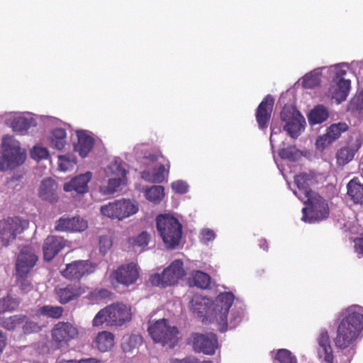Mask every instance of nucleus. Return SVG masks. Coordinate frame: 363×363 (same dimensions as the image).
Listing matches in <instances>:
<instances>
[{
	"instance_id": "nucleus-57",
	"label": "nucleus",
	"mask_w": 363,
	"mask_h": 363,
	"mask_svg": "<svg viewBox=\"0 0 363 363\" xmlns=\"http://www.w3.org/2000/svg\"><path fill=\"white\" fill-rule=\"evenodd\" d=\"M59 363H102L101 360L96 358H86L82 359L80 360L70 359L66 360L62 359Z\"/></svg>"
},
{
	"instance_id": "nucleus-28",
	"label": "nucleus",
	"mask_w": 363,
	"mask_h": 363,
	"mask_svg": "<svg viewBox=\"0 0 363 363\" xmlns=\"http://www.w3.org/2000/svg\"><path fill=\"white\" fill-rule=\"evenodd\" d=\"M95 346L102 352L111 350L114 345V335L108 331L98 333L94 340Z\"/></svg>"
},
{
	"instance_id": "nucleus-36",
	"label": "nucleus",
	"mask_w": 363,
	"mask_h": 363,
	"mask_svg": "<svg viewBox=\"0 0 363 363\" xmlns=\"http://www.w3.org/2000/svg\"><path fill=\"white\" fill-rule=\"evenodd\" d=\"M67 133L63 128H55L52 132L50 137L51 146L62 150L66 144Z\"/></svg>"
},
{
	"instance_id": "nucleus-12",
	"label": "nucleus",
	"mask_w": 363,
	"mask_h": 363,
	"mask_svg": "<svg viewBox=\"0 0 363 363\" xmlns=\"http://www.w3.org/2000/svg\"><path fill=\"white\" fill-rule=\"evenodd\" d=\"M96 269V265L89 260H76L67 264L60 273L68 280L79 282L82 277L94 273Z\"/></svg>"
},
{
	"instance_id": "nucleus-8",
	"label": "nucleus",
	"mask_w": 363,
	"mask_h": 363,
	"mask_svg": "<svg viewBox=\"0 0 363 363\" xmlns=\"http://www.w3.org/2000/svg\"><path fill=\"white\" fill-rule=\"evenodd\" d=\"M138 206L128 199L115 200L101 206V213L112 220H122L135 214Z\"/></svg>"
},
{
	"instance_id": "nucleus-25",
	"label": "nucleus",
	"mask_w": 363,
	"mask_h": 363,
	"mask_svg": "<svg viewBox=\"0 0 363 363\" xmlns=\"http://www.w3.org/2000/svg\"><path fill=\"white\" fill-rule=\"evenodd\" d=\"M318 343L319 346L318 350L319 357H323L324 361L327 363H333L334 355L330 345V337L326 330L320 332L318 337Z\"/></svg>"
},
{
	"instance_id": "nucleus-52",
	"label": "nucleus",
	"mask_w": 363,
	"mask_h": 363,
	"mask_svg": "<svg viewBox=\"0 0 363 363\" xmlns=\"http://www.w3.org/2000/svg\"><path fill=\"white\" fill-rule=\"evenodd\" d=\"M333 143V140L329 136H328L326 133H325L323 135L318 137L315 141V145L317 148L323 150Z\"/></svg>"
},
{
	"instance_id": "nucleus-22",
	"label": "nucleus",
	"mask_w": 363,
	"mask_h": 363,
	"mask_svg": "<svg viewBox=\"0 0 363 363\" xmlns=\"http://www.w3.org/2000/svg\"><path fill=\"white\" fill-rule=\"evenodd\" d=\"M112 172V177L108 179L106 185L100 186V191L104 195H110L115 193L121 186L122 180L125 177L127 172L120 166L114 165L108 168Z\"/></svg>"
},
{
	"instance_id": "nucleus-49",
	"label": "nucleus",
	"mask_w": 363,
	"mask_h": 363,
	"mask_svg": "<svg viewBox=\"0 0 363 363\" xmlns=\"http://www.w3.org/2000/svg\"><path fill=\"white\" fill-rule=\"evenodd\" d=\"M100 252L105 255L112 246V240L108 235H100L99 238Z\"/></svg>"
},
{
	"instance_id": "nucleus-40",
	"label": "nucleus",
	"mask_w": 363,
	"mask_h": 363,
	"mask_svg": "<svg viewBox=\"0 0 363 363\" xmlns=\"http://www.w3.org/2000/svg\"><path fill=\"white\" fill-rule=\"evenodd\" d=\"M32 120L25 117H16L11 122V128L14 132L23 133L31 126Z\"/></svg>"
},
{
	"instance_id": "nucleus-35",
	"label": "nucleus",
	"mask_w": 363,
	"mask_h": 363,
	"mask_svg": "<svg viewBox=\"0 0 363 363\" xmlns=\"http://www.w3.org/2000/svg\"><path fill=\"white\" fill-rule=\"evenodd\" d=\"M112 298L113 293L106 289H95L86 296V298L93 303L111 300Z\"/></svg>"
},
{
	"instance_id": "nucleus-21",
	"label": "nucleus",
	"mask_w": 363,
	"mask_h": 363,
	"mask_svg": "<svg viewBox=\"0 0 363 363\" xmlns=\"http://www.w3.org/2000/svg\"><path fill=\"white\" fill-rule=\"evenodd\" d=\"M67 241L62 237L49 235L44 240L43 252L44 259L51 261L65 247Z\"/></svg>"
},
{
	"instance_id": "nucleus-11",
	"label": "nucleus",
	"mask_w": 363,
	"mask_h": 363,
	"mask_svg": "<svg viewBox=\"0 0 363 363\" xmlns=\"http://www.w3.org/2000/svg\"><path fill=\"white\" fill-rule=\"evenodd\" d=\"M140 276L139 267L137 264L130 262L122 264L110 274L111 284L116 287L118 284L124 286H129L135 284Z\"/></svg>"
},
{
	"instance_id": "nucleus-50",
	"label": "nucleus",
	"mask_w": 363,
	"mask_h": 363,
	"mask_svg": "<svg viewBox=\"0 0 363 363\" xmlns=\"http://www.w3.org/2000/svg\"><path fill=\"white\" fill-rule=\"evenodd\" d=\"M59 168L60 170L63 172L68 171L70 169H72L75 164L74 160H69L65 155L59 156Z\"/></svg>"
},
{
	"instance_id": "nucleus-39",
	"label": "nucleus",
	"mask_w": 363,
	"mask_h": 363,
	"mask_svg": "<svg viewBox=\"0 0 363 363\" xmlns=\"http://www.w3.org/2000/svg\"><path fill=\"white\" fill-rule=\"evenodd\" d=\"M164 190L162 186H152L146 190L145 197L148 201L158 203L164 196Z\"/></svg>"
},
{
	"instance_id": "nucleus-1",
	"label": "nucleus",
	"mask_w": 363,
	"mask_h": 363,
	"mask_svg": "<svg viewBox=\"0 0 363 363\" xmlns=\"http://www.w3.org/2000/svg\"><path fill=\"white\" fill-rule=\"evenodd\" d=\"M294 183L298 189V191H294V194L306 205L302 209V219L313 223L326 218L329 214L326 201L311 189V186L317 183L315 174L312 172L300 173L294 177Z\"/></svg>"
},
{
	"instance_id": "nucleus-18",
	"label": "nucleus",
	"mask_w": 363,
	"mask_h": 363,
	"mask_svg": "<svg viewBox=\"0 0 363 363\" xmlns=\"http://www.w3.org/2000/svg\"><path fill=\"white\" fill-rule=\"evenodd\" d=\"M274 101L272 96L267 95L259 104L255 113L259 128L265 130L271 119Z\"/></svg>"
},
{
	"instance_id": "nucleus-6",
	"label": "nucleus",
	"mask_w": 363,
	"mask_h": 363,
	"mask_svg": "<svg viewBox=\"0 0 363 363\" xmlns=\"http://www.w3.org/2000/svg\"><path fill=\"white\" fill-rule=\"evenodd\" d=\"M3 152L0 157V170L13 169L23 164L26 158V152L21 150L18 141L9 135L2 139Z\"/></svg>"
},
{
	"instance_id": "nucleus-37",
	"label": "nucleus",
	"mask_w": 363,
	"mask_h": 363,
	"mask_svg": "<svg viewBox=\"0 0 363 363\" xmlns=\"http://www.w3.org/2000/svg\"><path fill=\"white\" fill-rule=\"evenodd\" d=\"M357 150L350 147H343L337 152V162L340 165H345L350 162L354 157Z\"/></svg>"
},
{
	"instance_id": "nucleus-7",
	"label": "nucleus",
	"mask_w": 363,
	"mask_h": 363,
	"mask_svg": "<svg viewBox=\"0 0 363 363\" xmlns=\"http://www.w3.org/2000/svg\"><path fill=\"white\" fill-rule=\"evenodd\" d=\"M148 332L154 342L163 346L174 347L178 342V329L168 325V320L162 318L155 323L149 322Z\"/></svg>"
},
{
	"instance_id": "nucleus-61",
	"label": "nucleus",
	"mask_w": 363,
	"mask_h": 363,
	"mask_svg": "<svg viewBox=\"0 0 363 363\" xmlns=\"http://www.w3.org/2000/svg\"><path fill=\"white\" fill-rule=\"evenodd\" d=\"M147 159H148L151 162H155L157 161L160 158L159 155L151 154L146 157Z\"/></svg>"
},
{
	"instance_id": "nucleus-2",
	"label": "nucleus",
	"mask_w": 363,
	"mask_h": 363,
	"mask_svg": "<svg viewBox=\"0 0 363 363\" xmlns=\"http://www.w3.org/2000/svg\"><path fill=\"white\" fill-rule=\"evenodd\" d=\"M363 330V314L360 308H348L337 329L334 339L337 347L345 349L352 345Z\"/></svg>"
},
{
	"instance_id": "nucleus-29",
	"label": "nucleus",
	"mask_w": 363,
	"mask_h": 363,
	"mask_svg": "<svg viewBox=\"0 0 363 363\" xmlns=\"http://www.w3.org/2000/svg\"><path fill=\"white\" fill-rule=\"evenodd\" d=\"M329 116L326 107L323 105L315 106L308 116V122L311 125L320 124L325 121Z\"/></svg>"
},
{
	"instance_id": "nucleus-41",
	"label": "nucleus",
	"mask_w": 363,
	"mask_h": 363,
	"mask_svg": "<svg viewBox=\"0 0 363 363\" xmlns=\"http://www.w3.org/2000/svg\"><path fill=\"white\" fill-rule=\"evenodd\" d=\"M348 129V125L346 123H338L332 124L328 129L325 133L328 136H329L333 142L338 139L341 134Z\"/></svg>"
},
{
	"instance_id": "nucleus-5",
	"label": "nucleus",
	"mask_w": 363,
	"mask_h": 363,
	"mask_svg": "<svg viewBox=\"0 0 363 363\" xmlns=\"http://www.w3.org/2000/svg\"><path fill=\"white\" fill-rule=\"evenodd\" d=\"M156 228L167 249L174 250L179 245L182 225L177 218L168 214H160L156 218Z\"/></svg>"
},
{
	"instance_id": "nucleus-20",
	"label": "nucleus",
	"mask_w": 363,
	"mask_h": 363,
	"mask_svg": "<svg viewBox=\"0 0 363 363\" xmlns=\"http://www.w3.org/2000/svg\"><path fill=\"white\" fill-rule=\"evenodd\" d=\"M39 198L50 203L58 201V184L52 178L48 177L42 180L38 192Z\"/></svg>"
},
{
	"instance_id": "nucleus-26",
	"label": "nucleus",
	"mask_w": 363,
	"mask_h": 363,
	"mask_svg": "<svg viewBox=\"0 0 363 363\" xmlns=\"http://www.w3.org/2000/svg\"><path fill=\"white\" fill-rule=\"evenodd\" d=\"M347 195L354 204L363 205V184L357 177L347 184Z\"/></svg>"
},
{
	"instance_id": "nucleus-43",
	"label": "nucleus",
	"mask_w": 363,
	"mask_h": 363,
	"mask_svg": "<svg viewBox=\"0 0 363 363\" xmlns=\"http://www.w3.org/2000/svg\"><path fill=\"white\" fill-rule=\"evenodd\" d=\"M274 358L280 363H297L296 357L286 349L279 350Z\"/></svg>"
},
{
	"instance_id": "nucleus-56",
	"label": "nucleus",
	"mask_w": 363,
	"mask_h": 363,
	"mask_svg": "<svg viewBox=\"0 0 363 363\" xmlns=\"http://www.w3.org/2000/svg\"><path fill=\"white\" fill-rule=\"evenodd\" d=\"M0 327L12 332V315L8 317L0 316Z\"/></svg>"
},
{
	"instance_id": "nucleus-14",
	"label": "nucleus",
	"mask_w": 363,
	"mask_h": 363,
	"mask_svg": "<svg viewBox=\"0 0 363 363\" xmlns=\"http://www.w3.org/2000/svg\"><path fill=\"white\" fill-rule=\"evenodd\" d=\"M191 339L193 350L196 352L212 355L218 347L217 335L213 333H193Z\"/></svg>"
},
{
	"instance_id": "nucleus-10",
	"label": "nucleus",
	"mask_w": 363,
	"mask_h": 363,
	"mask_svg": "<svg viewBox=\"0 0 363 363\" xmlns=\"http://www.w3.org/2000/svg\"><path fill=\"white\" fill-rule=\"evenodd\" d=\"M185 275L183 262L180 259L174 260L162 274H155L150 277L152 285L164 288L178 282Z\"/></svg>"
},
{
	"instance_id": "nucleus-53",
	"label": "nucleus",
	"mask_w": 363,
	"mask_h": 363,
	"mask_svg": "<svg viewBox=\"0 0 363 363\" xmlns=\"http://www.w3.org/2000/svg\"><path fill=\"white\" fill-rule=\"evenodd\" d=\"M172 363H213L210 360L200 361L199 359L194 356H187L183 359H174Z\"/></svg>"
},
{
	"instance_id": "nucleus-3",
	"label": "nucleus",
	"mask_w": 363,
	"mask_h": 363,
	"mask_svg": "<svg viewBox=\"0 0 363 363\" xmlns=\"http://www.w3.org/2000/svg\"><path fill=\"white\" fill-rule=\"evenodd\" d=\"M132 310L129 304L116 302L101 309L92 320V325L98 327L106 323L108 326H122L132 320Z\"/></svg>"
},
{
	"instance_id": "nucleus-46",
	"label": "nucleus",
	"mask_w": 363,
	"mask_h": 363,
	"mask_svg": "<svg viewBox=\"0 0 363 363\" xmlns=\"http://www.w3.org/2000/svg\"><path fill=\"white\" fill-rule=\"evenodd\" d=\"M23 332L26 335L38 333L40 330L41 328L38 323L30 320L28 317L26 322L23 323Z\"/></svg>"
},
{
	"instance_id": "nucleus-31",
	"label": "nucleus",
	"mask_w": 363,
	"mask_h": 363,
	"mask_svg": "<svg viewBox=\"0 0 363 363\" xmlns=\"http://www.w3.org/2000/svg\"><path fill=\"white\" fill-rule=\"evenodd\" d=\"M21 302V298L10 294L0 298V315L16 311Z\"/></svg>"
},
{
	"instance_id": "nucleus-55",
	"label": "nucleus",
	"mask_w": 363,
	"mask_h": 363,
	"mask_svg": "<svg viewBox=\"0 0 363 363\" xmlns=\"http://www.w3.org/2000/svg\"><path fill=\"white\" fill-rule=\"evenodd\" d=\"M330 72L335 74L333 80H338L343 79V76L346 74V70L342 68L341 65H335L330 68Z\"/></svg>"
},
{
	"instance_id": "nucleus-16",
	"label": "nucleus",
	"mask_w": 363,
	"mask_h": 363,
	"mask_svg": "<svg viewBox=\"0 0 363 363\" xmlns=\"http://www.w3.org/2000/svg\"><path fill=\"white\" fill-rule=\"evenodd\" d=\"M86 291V287L80 282L62 284L55 289L57 299L62 305L77 300Z\"/></svg>"
},
{
	"instance_id": "nucleus-59",
	"label": "nucleus",
	"mask_w": 363,
	"mask_h": 363,
	"mask_svg": "<svg viewBox=\"0 0 363 363\" xmlns=\"http://www.w3.org/2000/svg\"><path fill=\"white\" fill-rule=\"evenodd\" d=\"M354 242L356 252L363 257V234H361L359 238H357Z\"/></svg>"
},
{
	"instance_id": "nucleus-34",
	"label": "nucleus",
	"mask_w": 363,
	"mask_h": 363,
	"mask_svg": "<svg viewBox=\"0 0 363 363\" xmlns=\"http://www.w3.org/2000/svg\"><path fill=\"white\" fill-rule=\"evenodd\" d=\"M16 284L23 294H28L33 290L34 286L30 274L14 273Z\"/></svg>"
},
{
	"instance_id": "nucleus-38",
	"label": "nucleus",
	"mask_w": 363,
	"mask_h": 363,
	"mask_svg": "<svg viewBox=\"0 0 363 363\" xmlns=\"http://www.w3.org/2000/svg\"><path fill=\"white\" fill-rule=\"evenodd\" d=\"M192 283L201 289H207L211 284L210 276L201 271H196L192 274Z\"/></svg>"
},
{
	"instance_id": "nucleus-45",
	"label": "nucleus",
	"mask_w": 363,
	"mask_h": 363,
	"mask_svg": "<svg viewBox=\"0 0 363 363\" xmlns=\"http://www.w3.org/2000/svg\"><path fill=\"white\" fill-rule=\"evenodd\" d=\"M203 298L200 296H195L192 298L191 304V310L194 313H197L199 315L202 316L203 313L206 311V306L202 304Z\"/></svg>"
},
{
	"instance_id": "nucleus-58",
	"label": "nucleus",
	"mask_w": 363,
	"mask_h": 363,
	"mask_svg": "<svg viewBox=\"0 0 363 363\" xmlns=\"http://www.w3.org/2000/svg\"><path fill=\"white\" fill-rule=\"evenodd\" d=\"M215 238V233L212 230L205 229L201 232V240L208 242Z\"/></svg>"
},
{
	"instance_id": "nucleus-51",
	"label": "nucleus",
	"mask_w": 363,
	"mask_h": 363,
	"mask_svg": "<svg viewBox=\"0 0 363 363\" xmlns=\"http://www.w3.org/2000/svg\"><path fill=\"white\" fill-rule=\"evenodd\" d=\"M172 188L175 193L181 194H186L189 191L188 184L185 182L181 180L172 182Z\"/></svg>"
},
{
	"instance_id": "nucleus-42",
	"label": "nucleus",
	"mask_w": 363,
	"mask_h": 363,
	"mask_svg": "<svg viewBox=\"0 0 363 363\" xmlns=\"http://www.w3.org/2000/svg\"><path fill=\"white\" fill-rule=\"evenodd\" d=\"M169 162L167 160L166 164H160L152 171V182L155 183H162L164 181L166 175L169 174Z\"/></svg>"
},
{
	"instance_id": "nucleus-48",
	"label": "nucleus",
	"mask_w": 363,
	"mask_h": 363,
	"mask_svg": "<svg viewBox=\"0 0 363 363\" xmlns=\"http://www.w3.org/2000/svg\"><path fill=\"white\" fill-rule=\"evenodd\" d=\"M30 155L33 159L39 161L46 159L49 155V152L45 147L35 146L32 149Z\"/></svg>"
},
{
	"instance_id": "nucleus-13",
	"label": "nucleus",
	"mask_w": 363,
	"mask_h": 363,
	"mask_svg": "<svg viewBox=\"0 0 363 363\" xmlns=\"http://www.w3.org/2000/svg\"><path fill=\"white\" fill-rule=\"evenodd\" d=\"M281 119L286 122L284 126V130L294 138H296L301 130L304 127L306 121L301 113L296 109L284 108L281 112Z\"/></svg>"
},
{
	"instance_id": "nucleus-44",
	"label": "nucleus",
	"mask_w": 363,
	"mask_h": 363,
	"mask_svg": "<svg viewBox=\"0 0 363 363\" xmlns=\"http://www.w3.org/2000/svg\"><path fill=\"white\" fill-rule=\"evenodd\" d=\"M298 150L294 146H289L286 148H281L279 150V156L281 159L289 160L295 162L298 158Z\"/></svg>"
},
{
	"instance_id": "nucleus-4",
	"label": "nucleus",
	"mask_w": 363,
	"mask_h": 363,
	"mask_svg": "<svg viewBox=\"0 0 363 363\" xmlns=\"http://www.w3.org/2000/svg\"><path fill=\"white\" fill-rule=\"evenodd\" d=\"M235 296L231 292L220 293L216 299L213 308L214 319L217 322L218 329L221 333L236 328L241 321V315L239 311L231 313L230 321L228 322V314Z\"/></svg>"
},
{
	"instance_id": "nucleus-54",
	"label": "nucleus",
	"mask_w": 363,
	"mask_h": 363,
	"mask_svg": "<svg viewBox=\"0 0 363 363\" xmlns=\"http://www.w3.org/2000/svg\"><path fill=\"white\" fill-rule=\"evenodd\" d=\"M27 315L24 314H16L12 315V332L15 331L17 328L20 327L26 322Z\"/></svg>"
},
{
	"instance_id": "nucleus-23",
	"label": "nucleus",
	"mask_w": 363,
	"mask_h": 363,
	"mask_svg": "<svg viewBox=\"0 0 363 363\" xmlns=\"http://www.w3.org/2000/svg\"><path fill=\"white\" fill-rule=\"evenodd\" d=\"M92 177V174L87 172L72 179L64 184L63 189L67 192L75 191L77 194H83L88 191V183Z\"/></svg>"
},
{
	"instance_id": "nucleus-30",
	"label": "nucleus",
	"mask_w": 363,
	"mask_h": 363,
	"mask_svg": "<svg viewBox=\"0 0 363 363\" xmlns=\"http://www.w3.org/2000/svg\"><path fill=\"white\" fill-rule=\"evenodd\" d=\"M151 235L146 231H143L136 237L128 238V244L135 252H142L150 242Z\"/></svg>"
},
{
	"instance_id": "nucleus-9",
	"label": "nucleus",
	"mask_w": 363,
	"mask_h": 363,
	"mask_svg": "<svg viewBox=\"0 0 363 363\" xmlns=\"http://www.w3.org/2000/svg\"><path fill=\"white\" fill-rule=\"evenodd\" d=\"M29 226V222L20 217H9L0 220V241L7 247L14 241L17 235L22 233Z\"/></svg>"
},
{
	"instance_id": "nucleus-33",
	"label": "nucleus",
	"mask_w": 363,
	"mask_h": 363,
	"mask_svg": "<svg viewBox=\"0 0 363 363\" xmlns=\"http://www.w3.org/2000/svg\"><path fill=\"white\" fill-rule=\"evenodd\" d=\"M347 111L354 116L363 118V94L354 96L347 105Z\"/></svg>"
},
{
	"instance_id": "nucleus-60",
	"label": "nucleus",
	"mask_w": 363,
	"mask_h": 363,
	"mask_svg": "<svg viewBox=\"0 0 363 363\" xmlns=\"http://www.w3.org/2000/svg\"><path fill=\"white\" fill-rule=\"evenodd\" d=\"M259 246L263 250L267 251L268 250V242L266 239L261 238L259 240Z\"/></svg>"
},
{
	"instance_id": "nucleus-32",
	"label": "nucleus",
	"mask_w": 363,
	"mask_h": 363,
	"mask_svg": "<svg viewBox=\"0 0 363 363\" xmlns=\"http://www.w3.org/2000/svg\"><path fill=\"white\" fill-rule=\"evenodd\" d=\"M64 309L62 306L45 305L40 307L36 315L53 319H59L62 316Z\"/></svg>"
},
{
	"instance_id": "nucleus-17",
	"label": "nucleus",
	"mask_w": 363,
	"mask_h": 363,
	"mask_svg": "<svg viewBox=\"0 0 363 363\" xmlns=\"http://www.w3.org/2000/svg\"><path fill=\"white\" fill-rule=\"evenodd\" d=\"M38 259L33 249L30 246H24L17 256L14 273L30 274Z\"/></svg>"
},
{
	"instance_id": "nucleus-15",
	"label": "nucleus",
	"mask_w": 363,
	"mask_h": 363,
	"mask_svg": "<svg viewBox=\"0 0 363 363\" xmlns=\"http://www.w3.org/2000/svg\"><path fill=\"white\" fill-rule=\"evenodd\" d=\"M77 335V328L69 322H58L51 330L52 340L58 347L67 345Z\"/></svg>"
},
{
	"instance_id": "nucleus-47",
	"label": "nucleus",
	"mask_w": 363,
	"mask_h": 363,
	"mask_svg": "<svg viewBox=\"0 0 363 363\" xmlns=\"http://www.w3.org/2000/svg\"><path fill=\"white\" fill-rule=\"evenodd\" d=\"M302 83L303 87L306 89H312L319 84L320 79L316 74H308L303 77Z\"/></svg>"
},
{
	"instance_id": "nucleus-19",
	"label": "nucleus",
	"mask_w": 363,
	"mask_h": 363,
	"mask_svg": "<svg viewBox=\"0 0 363 363\" xmlns=\"http://www.w3.org/2000/svg\"><path fill=\"white\" fill-rule=\"evenodd\" d=\"M87 227V222L79 216L61 217L56 221L55 229L57 231L82 232Z\"/></svg>"
},
{
	"instance_id": "nucleus-27",
	"label": "nucleus",
	"mask_w": 363,
	"mask_h": 363,
	"mask_svg": "<svg viewBox=\"0 0 363 363\" xmlns=\"http://www.w3.org/2000/svg\"><path fill=\"white\" fill-rule=\"evenodd\" d=\"M77 137L78 143L75 146V150L82 157H85L93 147L94 139L84 131L79 132Z\"/></svg>"
},
{
	"instance_id": "nucleus-24",
	"label": "nucleus",
	"mask_w": 363,
	"mask_h": 363,
	"mask_svg": "<svg viewBox=\"0 0 363 363\" xmlns=\"http://www.w3.org/2000/svg\"><path fill=\"white\" fill-rule=\"evenodd\" d=\"M350 89V81L345 79L333 80L329 87V96L337 103L345 101Z\"/></svg>"
}]
</instances>
